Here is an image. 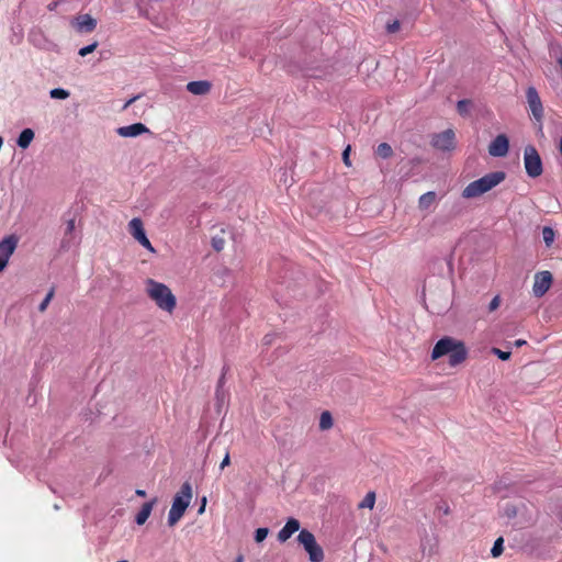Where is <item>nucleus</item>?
<instances>
[{"instance_id":"nucleus-28","label":"nucleus","mask_w":562,"mask_h":562,"mask_svg":"<svg viewBox=\"0 0 562 562\" xmlns=\"http://www.w3.org/2000/svg\"><path fill=\"white\" fill-rule=\"evenodd\" d=\"M269 533L268 528H258L255 532V540L256 542H262Z\"/></svg>"},{"instance_id":"nucleus-19","label":"nucleus","mask_w":562,"mask_h":562,"mask_svg":"<svg viewBox=\"0 0 562 562\" xmlns=\"http://www.w3.org/2000/svg\"><path fill=\"white\" fill-rule=\"evenodd\" d=\"M436 201V193L428 191L424 193L418 200V207L420 210H428Z\"/></svg>"},{"instance_id":"nucleus-31","label":"nucleus","mask_w":562,"mask_h":562,"mask_svg":"<svg viewBox=\"0 0 562 562\" xmlns=\"http://www.w3.org/2000/svg\"><path fill=\"white\" fill-rule=\"evenodd\" d=\"M137 241L143 246L145 247L146 249H148L149 251L151 252H155V248L153 247L151 243L149 241V239L147 238L146 234L144 236H140V238L137 239Z\"/></svg>"},{"instance_id":"nucleus-27","label":"nucleus","mask_w":562,"mask_h":562,"mask_svg":"<svg viewBox=\"0 0 562 562\" xmlns=\"http://www.w3.org/2000/svg\"><path fill=\"white\" fill-rule=\"evenodd\" d=\"M212 247L214 248V250L216 251H221L223 250L224 246H225V239L221 236H214L212 238Z\"/></svg>"},{"instance_id":"nucleus-12","label":"nucleus","mask_w":562,"mask_h":562,"mask_svg":"<svg viewBox=\"0 0 562 562\" xmlns=\"http://www.w3.org/2000/svg\"><path fill=\"white\" fill-rule=\"evenodd\" d=\"M148 132L149 128L143 123H134L132 125L122 126L116 130V133L122 137H136Z\"/></svg>"},{"instance_id":"nucleus-46","label":"nucleus","mask_w":562,"mask_h":562,"mask_svg":"<svg viewBox=\"0 0 562 562\" xmlns=\"http://www.w3.org/2000/svg\"><path fill=\"white\" fill-rule=\"evenodd\" d=\"M223 382H224V375L220 379L218 385L222 386Z\"/></svg>"},{"instance_id":"nucleus-47","label":"nucleus","mask_w":562,"mask_h":562,"mask_svg":"<svg viewBox=\"0 0 562 562\" xmlns=\"http://www.w3.org/2000/svg\"><path fill=\"white\" fill-rule=\"evenodd\" d=\"M265 340H267L266 344L270 342V340H268V336H265Z\"/></svg>"},{"instance_id":"nucleus-1","label":"nucleus","mask_w":562,"mask_h":562,"mask_svg":"<svg viewBox=\"0 0 562 562\" xmlns=\"http://www.w3.org/2000/svg\"><path fill=\"white\" fill-rule=\"evenodd\" d=\"M447 355L449 356V364L457 367L467 360L468 349L463 341L457 340L450 336H445L434 346L431 360H437Z\"/></svg>"},{"instance_id":"nucleus-39","label":"nucleus","mask_w":562,"mask_h":562,"mask_svg":"<svg viewBox=\"0 0 562 562\" xmlns=\"http://www.w3.org/2000/svg\"><path fill=\"white\" fill-rule=\"evenodd\" d=\"M138 98H139V95H135V97H133V98L128 99V100L125 102V104H124L123 109L125 110V109H127L128 106H131V105H132V104H133V103H134Z\"/></svg>"},{"instance_id":"nucleus-26","label":"nucleus","mask_w":562,"mask_h":562,"mask_svg":"<svg viewBox=\"0 0 562 562\" xmlns=\"http://www.w3.org/2000/svg\"><path fill=\"white\" fill-rule=\"evenodd\" d=\"M54 294H55V289H54V288H52V289L48 291V293L46 294L45 299H44V300L42 301V303L40 304V306H38V311H40V312H42V313H43V312H45V311H46V308H47L48 304L50 303V301H52V300H53V297H54Z\"/></svg>"},{"instance_id":"nucleus-21","label":"nucleus","mask_w":562,"mask_h":562,"mask_svg":"<svg viewBox=\"0 0 562 562\" xmlns=\"http://www.w3.org/2000/svg\"><path fill=\"white\" fill-rule=\"evenodd\" d=\"M375 154L381 158H390L393 155V149L390 144L381 143L375 149Z\"/></svg>"},{"instance_id":"nucleus-3","label":"nucleus","mask_w":562,"mask_h":562,"mask_svg":"<svg viewBox=\"0 0 562 562\" xmlns=\"http://www.w3.org/2000/svg\"><path fill=\"white\" fill-rule=\"evenodd\" d=\"M506 178L504 171L490 172L482 178L470 182L462 191L464 199H474L491 191L493 188L503 182Z\"/></svg>"},{"instance_id":"nucleus-14","label":"nucleus","mask_w":562,"mask_h":562,"mask_svg":"<svg viewBox=\"0 0 562 562\" xmlns=\"http://www.w3.org/2000/svg\"><path fill=\"white\" fill-rule=\"evenodd\" d=\"M74 25L79 32H92L97 26V21L89 14H82L76 18Z\"/></svg>"},{"instance_id":"nucleus-32","label":"nucleus","mask_w":562,"mask_h":562,"mask_svg":"<svg viewBox=\"0 0 562 562\" xmlns=\"http://www.w3.org/2000/svg\"><path fill=\"white\" fill-rule=\"evenodd\" d=\"M492 352L496 355L501 360H508L512 356L510 351H503L498 348H493Z\"/></svg>"},{"instance_id":"nucleus-45","label":"nucleus","mask_w":562,"mask_h":562,"mask_svg":"<svg viewBox=\"0 0 562 562\" xmlns=\"http://www.w3.org/2000/svg\"><path fill=\"white\" fill-rule=\"evenodd\" d=\"M244 561V557L240 554L236 558L235 562H243Z\"/></svg>"},{"instance_id":"nucleus-6","label":"nucleus","mask_w":562,"mask_h":562,"mask_svg":"<svg viewBox=\"0 0 562 562\" xmlns=\"http://www.w3.org/2000/svg\"><path fill=\"white\" fill-rule=\"evenodd\" d=\"M524 165L527 175L531 178H537L543 172L541 157L532 145H528L525 148Z\"/></svg>"},{"instance_id":"nucleus-30","label":"nucleus","mask_w":562,"mask_h":562,"mask_svg":"<svg viewBox=\"0 0 562 562\" xmlns=\"http://www.w3.org/2000/svg\"><path fill=\"white\" fill-rule=\"evenodd\" d=\"M469 105H470V101L469 100L464 99V100L458 101L457 110H458L459 114L465 115L468 113Z\"/></svg>"},{"instance_id":"nucleus-38","label":"nucleus","mask_w":562,"mask_h":562,"mask_svg":"<svg viewBox=\"0 0 562 562\" xmlns=\"http://www.w3.org/2000/svg\"><path fill=\"white\" fill-rule=\"evenodd\" d=\"M74 229H75V220L71 218L67 222L66 234L72 233Z\"/></svg>"},{"instance_id":"nucleus-20","label":"nucleus","mask_w":562,"mask_h":562,"mask_svg":"<svg viewBox=\"0 0 562 562\" xmlns=\"http://www.w3.org/2000/svg\"><path fill=\"white\" fill-rule=\"evenodd\" d=\"M333 425L334 420L331 414L328 411L323 412L319 417V429L328 430L333 427Z\"/></svg>"},{"instance_id":"nucleus-16","label":"nucleus","mask_w":562,"mask_h":562,"mask_svg":"<svg viewBox=\"0 0 562 562\" xmlns=\"http://www.w3.org/2000/svg\"><path fill=\"white\" fill-rule=\"evenodd\" d=\"M155 502L156 499H153L150 502H146L143 504L140 510L137 513L135 517V521L137 525H144L146 522V520L150 516Z\"/></svg>"},{"instance_id":"nucleus-22","label":"nucleus","mask_w":562,"mask_h":562,"mask_svg":"<svg viewBox=\"0 0 562 562\" xmlns=\"http://www.w3.org/2000/svg\"><path fill=\"white\" fill-rule=\"evenodd\" d=\"M375 504V493L369 492L362 499V502L358 505L359 508H370L372 509Z\"/></svg>"},{"instance_id":"nucleus-41","label":"nucleus","mask_w":562,"mask_h":562,"mask_svg":"<svg viewBox=\"0 0 562 562\" xmlns=\"http://www.w3.org/2000/svg\"><path fill=\"white\" fill-rule=\"evenodd\" d=\"M205 505H206V497H203L202 504H201V506L199 508V514H202L204 512Z\"/></svg>"},{"instance_id":"nucleus-23","label":"nucleus","mask_w":562,"mask_h":562,"mask_svg":"<svg viewBox=\"0 0 562 562\" xmlns=\"http://www.w3.org/2000/svg\"><path fill=\"white\" fill-rule=\"evenodd\" d=\"M542 237H543L544 244L548 247H550L552 245V243L554 241L555 233L551 227L546 226L542 228Z\"/></svg>"},{"instance_id":"nucleus-8","label":"nucleus","mask_w":562,"mask_h":562,"mask_svg":"<svg viewBox=\"0 0 562 562\" xmlns=\"http://www.w3.org/2000/svg\"><path fill=\"white\" fill-rule=\"evenodd\" d=\"M553 282L552 273L548 270L537 272L533 278L532 293L536 297L543 296Z\"/></svg>"},{"instance_id":"nucleus-24","label":"nucleus","mask_w":562,"mask_h":562,"mask_svg":"<svg viewBox=\"0 0 562 562\" xmlns=\"http://www.w3.org/2000/svg\"><path fill=\"white\" fill-rule=\"evenodd\" d=\"M504 539L502 537L497 538L492 547L491 554L493 558L499 557L504 551Z\"/></svg>"},{"instance_id":"nucleus-10","label":"nucleus","mask_w":562,"mask_h":562,"mask_svg":"<svg viewBox=\"0 0 562 562\" xmlns=\"http://www.w3.org/2000/svg\"><path fill=\"white\" fill-rule=\"evenodd\" d=\"M526 98L532 116L538 122H541L543 119V106L536 88L529 87L526 91Z\"/></svg>"},{"instance_id":"nucleus-33","label":"nucleus","mask_w":562,"mask_h":562,"mask_svg":"<svg viewBox=\"0 0 562 562\" xmlns=\"http://www.w3.org/2000/svg\"><path fill=\"white\" fill-rule=\"evenodd\" d=\"M400 30V22L397 20H394L393 22L387 23L386 31L389 33H395Z\"/></svg>"},{"instance_id":"nucleus-25","label":"nucleus","mask_w":562,"mask_h":562,"mask_svg":"<svg viewBox=\"0 0 562 562\" xmlns=\"http://www.w3.org/2000/svg\"><path fill=\"white\" fill-rule=\"evenodd\" d=\"M49 95L52 99H67L69 97V91L63 89V88H55L50 90Z\"/></svg>"},{"instance_id":"nucleus-42","label":"nucleus","mask_w":562,"mask_h":562,"mask_svg":"<svg viewBox=\"0 0 562 562\" xmlns=\"http://www.w3.org/2000/svg\"><path fill=\"white\" fill-rule=\"evenodd\" d=\"M553 45L550 48V55L557 60V56H560V53L558 50L553 52Z\"/></svg>"},{"instance_id":"nucleus-15","label":"nucleus","mask_w":562,"mask_h":562,"mask_svg":"<svg viewBox=\"0 0 562 562\" xmlns=\"http://www.w3.org/2000/svg\"><path fill=\"white\" fill-rule=\"evenodd\" d=\"M212 85L207 80L190 81L187 85V90L195 95H203L211 91Z\"/></svg>"},{"instance_id":"nucleus-37","label":"nucleus","mask_w":562,"mask_h":562,"mask_svg":"<svg viewBox=\"0 0 562 562\" xmlns=\"http://www.w3.org/2000/svg\"><path fill=\"white\" fill-rule=\"evenodd\" d=\"M229 463H231L229 453L226 452L224 459L222 460V462L220 464V469L223 470L225 467L229 465Z\"/></svg>"},{"instance_id":"nucleus-48","label":"nucleus","mask_w":562,"mask_h":562,"mask_svg":"<svg viewBox=\"0 0 562 562\" xmlns=\"http://www.w3.org/2000/svg\"><path fill=\"white\" fill-rule=\"evenodd\" d=\"M117 562H127V560H119Z\"/></svg>"},{"instance_id":"nucleus-7","label":"nucleus","mask_w":562,"mask_h":562,"mask_svg":"<svg viewBox=\"0 0 562 562\" xmlns=\"http://www.w3.org/2000/svg\"><path fill=\"white\" fill-rule=\"evenodd\" d=\"M19 245V237L14 234L5 236L0 241V272H2L9 263L11 256L14 254Z\"/></svg>"},{"instance_id":"nucleus-43","label":"nucleus","mask_w":562,"mask_h":562,"mask_svg":"<svg viewBox=\"0 0 562 562\" xmlns=\"http://www.w3.org/2000/svg\"><path fill=\"white\" fill-rule=\"evenodd\" d=\"M514 344H515L516 347H521V346L526 345V340L518 339Z\"/></svg>"},{"instance_id":"nucleus-11","label":"nucleus","mask_w":562,"mask_h":562,"mask_svg":"<svg viewBox=\"0 0 562 562\" xmlns=\"http://www.w3.org/2000/svg\"><path fill=\"white\" fill-rule=\"evenodd\" d=\"M509 140L506 135H497L488 146V154L493 157H504L507 155Z\"/></svg>"},{"instance_id":"nucleus-17","label":"nucleus","mask_w":562,"mask_h":562,"mask_svg":"<svg viewBox=\"0 0 562 562\" xmlns=\"http://www.w3.org/2000/svg\"><path fill=\"white\" fill-rule=\"evenodd\" d=\"M34 131L31 130V128H25L23 130L19 137H18V140H16V144L20 148L22 149H26L30 144L32 143V140L34 139Z\"/></svg>"},{"instance_id":"nucleus-4","label":"nucleus","mask_w":562,"mask_h":562,"mask_svg":"<svg viewBox=\"0 0 562 562\" xmlns=\"http://www.w3.org/2000/svg\"><path fill=\"white\" fill-rule=\"evenodd\" d=\"M192 499V486L184 482L179 492L173 497L171 508L168 514V525L175 526L184 515Z\"/></svg>"},{"instance_id":"nucleus-35","label":"nucleus","mask_w":562,"mask_h":562,"mask_svg":"<svg viewBox=\"0 0 562 562\" xmlns=\"http://www.w3.org/2000/svg\"><path fill=\"white\" fill-rule=\"evenodd\" d=\"M437 510L441 512L443 515H449L450 514V507H449V505L446 502L440 503L437 506Z\"/></svg>"},{"instance_id":"nucleus-40","label":"nucleus","mask_w":562,"mask_h":562,"mask_svg":"<svg viewBox=\"0 0 562 562\" xmlns=\"http://www.w3.org/2000/svg\"><path fill=\"white\" fill-rule=\"evenodd\" d=\"M58 4H59V1H53V2H50V3L47 5V9H48L49 11H54V10L58 7Z\"/></svg>"},{"instance_id":"nucleus-29","label":"nucleus","mask_w":562,"mask_h":562,"mask_svg":"<svg viewBox=\"0 0 562 562\" xmlns=\"http://www.w3.org/2000/svg\"><path fill=\"white\" fill-rule=\"evenodd\" d=\"M98 47V42H93L92 44L88 45V46H85L82 48L79 49V55L85 57L91 53H93L95 50V48Z\"/></svg>"},{"instance_id":"nucleus-44","label":"nucleus","mask_w":562,"mask_h":562,"mask_svg":"<svg viewBox=\"0 0 562 562\" xmlns=\"http://www.w3.org/2000/svg\"><path fill=\"white\" fill-rule=\"evenodd\" d=\"M136 495L144 497L146 495V492L144 490H137Z\"/></svg>"},{"instance_id":"nucleus-36","label":"nucleus","mask_w":562,"mask_h":562,"mask_svg":"<svg viewBox=\"0 0 562 562\" xmlns=\"http://www.w3.org/2000/svg\"><path fill=\"white\" fill-rule=\"evenodd\" d=\"M349 153H350V146H348L342 153V160L346 166L351 165L350 159H349Z\"/></svg>"},{"instance_id":"nucleus-18","label":"nucleus","mask_w":562,"mask_h":562,"mask_svg":"<svg viewBox=\"0 0 562 562\" xmlns=\"http://www.w3.org/2000/svg\"><path fill=\"white\" fill-rule=\"evenodd\" d=\"M131 235L137 240L140 236L145 235L143 222L140 218L135 217L128 223Z\"/></svg>"},{"instance_id":"nucleus-34","label":"nucleus","mask_w":562,"mask_h":562,"mask_svg":"<svg viewBox=\"0 0 562 562\" xmlns=\"http://www.w3.org/2000/svg\"><path fill=\"white\" fill-rule=\"evenodd\" d=\"M499 304H501V299H499V296H498V295H496V296H494V297L492 299V301L490 302L488 310H490L491 312H493V311H495L496 308H498Z\"/></svg>"},{"instance_id":"nucleus-13","label":"nucleus","mask_w":562,"mask_h":562,"mask_svg":"<svg viewBox=\"0 0 562 562\" xmlns=\"http://www.w3.org/2000/svg\"><path fill=\"white\" fill-rule=\"evenodd\" d=\"M301 524L295 518H289L282 529L278 532V540L280 542L288 541L293 533L300 530Z\"/></svg>"},{"instance_id":"nucleus-9","label":"nucleus","mask_w":562,"mask_h":562,"mask_svg":"<svg viewBox=\"0 0 562 562\" xmlns=\"http://www.w3.org/2000/svg\"><path fill=\"white\" fill-rule=\"evenodd\" d=\"M456 135L450 128L434 135L431 145L439 150H452L456 147Z\"/></svg>"},{"instance_id":"nucleus-5","label":"nucleus","mask_w":562,"mask_h":562,"mask_svg":"<svg viewBox=\"0 0 562 562\" xmlns=\"http://www.w3.org/2000/svg\"><path fill=\"white\" fill-rule=\"evenodd\" d=\"M297 541L303 546L304 550L308 554L310 561L322 562L324 560V551L316 542L315 536L310 530H300Z\"/></svg>"},{"instance_id":"nucleus-2","label":"nucleus","mask_w":562,"mask_h":562,"mask_svg":"<svg viewBox=\"0 0 562 562\" xmlns=\"http://www.w3.org/2000/svg\"><path fill=\"white\" fill-rule=\"evenodd\" d=\"M146 293L160 310L168 313H172L175 311L177 299L166 284L154 279H147Z\"/></svg>"}]
</instances>
